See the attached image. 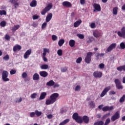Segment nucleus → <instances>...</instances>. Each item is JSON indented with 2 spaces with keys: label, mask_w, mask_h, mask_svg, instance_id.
<instances>
[{
  "label": "nucleus",
  "mask_w": 125,
  "mask_h": 125,
  "mask_svg": "<svg viewBox=\"0 0 125 125\" xmlns=\"http://www.w3.org/2000/svg\"><path fill=\"white\" fill-rule=\"evenodd\" d=\"M78 37L79 38V39H81V40L84 39V36L83 34H79Z\"/></svg>",
  "instance_id": "obj_58"
},
{
  "label": "nucleus",
  "mask_w": 125,
  "mask_h": 125,
  "mask_svg": "<svg viewBox=\"0 0 125 125\" xmlns=\"http://www.w3.org/2000/svg\"><path fill=\"white\" fill-rule=\"evenodd\" d=\"M113 109H114V107H113V106H106L102 108V110L104 112H107V111H112Z\"/></svg>",
  "instance_id": "obj_15"
},
{
  "label": "nucleus",
  "mask_w": 125,
  "mask_h": 125,
  "mask_svg": "<svg viewBox=\"0 0 125 125\" xmlns=\"http://www.w3.org/2000/svg\"><path fill=\"white\" fill-rule=\"evenodd\" d=\"M10 75H15V74H16V70L11 69V71H10Z\"/></svg>",
  "instance_id": "obj_52"
},
{
  "label": "nucleus",
  "mask_w": 125,
  "mask_h": 125,
  "mask_svg": "<svg viewBox=\"0 0 125 125\" xmlns=\"http://www.w3.org/2000/svg\"><path fill=\"white\" fill-rule=\"evenodd\" d=\"M51 19H52V14L49 13L46 17L45 21L47 23H48V22H49Z\"/></svg>",
  "instance_id": "obj_18"
},
{
  "label": "nucleus",
  "mask_w": 125,
  "mask_h": 125,
  "mask_svg": "<svg viewBox=\"0 0 125 125\" xmlns=\"http://www.w3.org/2000/svg\"><path fill=\"white\" fill-rule=\"evenodd\" d=\"M47 119H52L53 118V116L52 114H49L47 115Z\"/></svg>",
  "instance_id": "obj_60"
},
{
  "label": "nucleus",
  "mask_w": 125,
  "mask_h": 125,
  "mask_svg": "<svg viewBox=\"0 0 125 125\" xmlns=\"http://www.w3.org/2000/svg\"><path fill=\"white\" fill-rule=\"evenodd\" d=\"M0 15H6V11L5 10H0Z\"/></svg>",
  "instance_id": "obj_43"
},
{
  "label": "nucleus",
  "mask_w": 125,
  "mask_h": 125,
  "mask_svg": "<svg viewBox=\"0 0 125 125\" xmlns=\"http://www.w3.org/2000/svg\"><path fill=\"white\" fill-rule=\"evenodd\" d=\"M41 69H42V70H47V68H48V65L47 64H42L41 66Z\"/></svg>",
  "instance_id": "obj_35"
},
{
  "label": "nucleus",
  "mask_w": 125,
  "mask_h": 125,
  "mask_svg": "<svg viewBox=\"0 0 125 125\" xmlns=\"http://www.w3.org/2000/svg\"><path fill=\"white\" fill-rule=\"evenodd\" d=\"M117 35L120 38L125 39V26L122 27V28L121 29V32L118 31L117 32Z\"/></svg>",
  "instance_id": "obj_7"
},
{
  "label": "nucleus",
  "mask_w": 125,
  "mask_h": 125,
  "mask_svg": "<svg viewBox=\"0 0 125 125\" xmlns=\"http://www.w3.org/2000/svg\"><path fill=\"white\" fill-rule=\"evenodd\" d=\"M114 83H115L116 88L117 89H123L124 87L122 85V83L119 79H116L114 80Z\"/></svg>",
  "instance_id": "obj_5"
},
{
  "label": "nucleus",
  "mask_w": 125,
  "mask_h": 125,
  "mask_svg": "<svg viewBox=\"0 0 125 125\" xmlns=\"http://www.w3.org/2000/svg\"><path fill=\"white\" fill-rule=\"evenodd\" d=\"M0 26L1 27H5L6 26V21H3L0 22Z\"/></svg>",
  "instance_id": "obj_38"
},
{
  "label": "nucleus",
  "mask_w": 125,
  "mask_h": 125,
  "mask_svg": "<svg viewBox=\"0 0 125 125\" xmlns=\"http://www.w3.org/2000/svg\"><path fill=\"white\" fill-rule=\"evenodd\" d=\"M57 54L59 55V56H62V55L63 54V52L61 49H59L57 51Z\"/></svg>",
  "instance_id": "obj_40"
},
{
  "label": "nucleus",
  "mask_w": 125,
  "mask_h": 125,
  "mask_svg": "<svg viewBox=\"0 0 125 125\" xmlns=\"http://www.w3.org/2000/svg\"><path fill=\"white\" fill-rule=\"evenodd\" d=\"M10 39H11L10 36L8 35V34H6L5 35V39L6 41H9V40H10Z\"/></svg>",
  "instance_id": "obj_49"
},
{
  "label": "nucleus",
  "mask_w": 125,
  "mask_h": 125,
  "mask_svg": "<svg viewBox=\"0 0 125 125\" xmlns=\"http://www.w3.org/2000/svg\"><path fill=\"white\" fill-rule=\"evenodd\" d=\"M99 67L100 69H104V67H105V64H104V63H100L99 65Z\"/></svg>",
  "instance_id": "obj_51"
},
{
  "label": "nucleus",
  "mask_w": 125,
  "mask_h": 125,
  "mask_svg": "<svg viewBox=\"0 0 125 125\" xmlns=\"http://www.w3.org/2000/svg\"><path fill=\"white\" fill-rule=\"evenodd\" d=\"M103 73L101 71H96L94 72L93 76L94 78H102Z\"/></svg>",
  "instance_id": "obj_12"
},
{
  "label": "nucleus",
  "mask_w": 125,
  "mask_h": 125,
  "mask_svg": "<svg viewBox=\"0 0 125 125\" xmlns=\"http://www.w3.org/2000/svg\"><path fill=\"white\" fill-rule=\"evenodd\" d=\"M55 84V82L53 80H50L48 82H47L46 85L47 86H53Z\"/></svg>",
  "instance_id": "obj_22"
},
{
  "label": "nucleus",
  "mask_w": 125,
  "mask_h": 125,
  "mask_svg": "<svg viewBox=\"0 0 125 125\" xmlns=\"http://www.w3.org/2000/svg\"><path fill=\"white\" fill-rule=\"evenodd\" d=\"M125 100V95H123V96L120 99L119 102L120 103H123Z\"/></svg>",
  "instance_id": "obj_36"
},
{
  "label": "nucleus",
  "mask_w": 125,
  "mask_h": 125,
  "mask_svg": "<svg viewBox=\"0 0 125 125\" xmlns=\"http://www.w3.org/2000/svg\"><path fill=\"white\" fill-rule=\"evenodd\" d=\"M117 46V44L116 43H113L110 44L107 48L106 51L107 52H111L113 49H115Z\"/></svg>",
  "instance_id": "obj_10"
},
{
  "label": "nucleus",
  "mask_w": 125,
  "mask_h": 125,
  "mask_svg": "<svg viewBox=\"0 0 125 125\" xmlns=\"http://www.w3.org/2000/svg\"><path fill=\"white\" fill-rule=\"evenodd\" d=\"M43 52L46 53H49V49H47L46 48H43Z\"/></svg>",
  "instance_id": "obj_57"
},
{
  "label": "nucleus",
  "mask_w": 125,
  "mask_h": 125,
  "mask_svg": "<svg viewBox=\"0 0 125 125\" xmlns=\"http://www.w3.org/2000/svg\"><path fill=\"white\" fill-rule=\"evenodd\" d=\"M19 0H10L9 2H11L12 4H14L15 8H17L19 6Z\"/></svg>",
  "instance_id": "obj_11"
},
{
  "label": "nucleus",
  "mask_w": 125,
  "mask_h": 125,
  "mask_svg": "<svg viewBox=\"0 0 125 125\" xmlns=\"http://www.w3.org/2000/svg\"><path fill=\"white\" fill-rule=\"evenodd\" d=\"M60 85L59 84L57 83H55L54 85V88H55V87H59Z\"/></svg>",
  "instance_id": "obj_62"
},
{
  "label": "nucleus",
  "mask_w": 125,
  "mask_h": 125,
  "mask_svg": "<svg viewBox=\"0 0 125 125\" xmlns=\"http://www.w3.org/2000/svg\"><path fill=\"white\" fill-rule=\"evenodd\" d=\"M82 61H83V58H82V57H79L78 58L77 60H76V63H77L78 64L81 63V62H82Z\"/></svg>",
  "instance_id": "obj_42"
},
{
  "label": "nucleus",
  "mask_w": 125,
  "mask_h": 125,
  "mask_svg": "<svg viewBox=\"0 0 125 125\" xmlns=\"http://www.w3.org/2000/svg\"><path fill=\"white\" fill-rule=\"evenodd\" d=\"M8 77V72L6 70H3L2 73L1 78L3 82H9Z\"/></svg>",
  "instance_id": "obj_4"
},
{
  "label": "nucleus",
  "mask_w": 125,
  "mask_h": 125,
  "mask_svg": "<svg viewBox=\"0 0 125 125\" xmlns=\"http://www.w3.org/2000/svg\"><path fill=\"white\" fill-rule=\"evenodd\" d=\"M37 96L38 94L37 93H34L30 95V97L32 99H35V98H37Z\"/></svg>",
  "instance_id": "obj_37"
},
{
  "label": "nucleus",
  "mask_w": 125,
  "mask_h": 125,
  "mask_svg": "<svg viewBox=\"0 0 125 125\" xmlns=\"http://www.w3.org/2000/svg\"><path fill=\"white\" fill-rule=\"evenodd\" d=\"M118 119H120V113H119V111H117L114 115L111 117V120L112 122H115V121L118 120Z\"/></svg>",
  "instance_id": "obj_9"
},
{
  "label": "nucleus",
  "mask_w": 125,
  "mask_h": 125,
  "mask_svg": "<svg viewBox=\"0 0 125 125\" xmlns=\"http://www.w3.org/2000/svg\"><path fill=\"white\" fill-rule=\"evenodd\" d=\"M69 122H70V119H65L63 122L59 124V125H65L66 124H68V123H69Z\"/></svg>",
  "instance_id": "obj_30"
},
{
  "label": "nucleus",
  "mask_w": 125,
  "mask_h": 125,
  "mask_svg": "<svg viewBox=\"0 0 125 125\" xmlns=\"http://www.w3.org/2000/svg\"><path fill=\"white\" fill-rule=\"evenodd\" d=\"M32 26H33V27H34L35 28H36V27H37V26H38V24H37L36 22H34L32 24Z\"/></svg>",
  "instance_id": "obj_64"
},
{
  "label": "nucleus",
  "mask_w": 125,
  "mask_h": 125,
  "mask_svg": "<svg viewBox=\"0 0 125 125\" xmlns=\"http://www.w3.org/2000/svg\"><path fill=\"white\" fill-rule=\"evenodd\" d=\"M46 96V92H42L39 98L40 100H42V99H44Z\"/></svg>",
  "instance_id": "obj_24"
},
{
  "label": "nucleus",
  "mask_w": 125,
  "mask_h": 125,
  "mask_svg": "<svg viewBox=\"0 0 125 125\" xmlns=\"http://www.w3.org/2000/svg\"><path fill=\"white\" fill-rule=\"evenodd\" d=\"M33 81H39L40 80V75L38 73H35L33 76Z\"/></svg>",
  "instance_id": "obj_23"
},
{
  "label": "nucleus",
  "mask_w": 125,
  "mask_h": 125,
  "mask_svg": "<svg viewBox=\"0 0 125 125\" xmlns=\"http://www.w3.org/2000/svg\"><path fill=\"white\" fill-rule=\"evenodd\" d=\"M93 7L94 9L93 10L94 12L96 11H101V6L100 5L97 3H94L93 5Z\"/></svg>",
  "instance_id": "obj_13"
},
{
  "label": "nucleus",
  "mask_w": 125,
  "mask_h": 125,
  "mask_svg": "<svg viewBox=\"0 0 125 125\" xmlns=\"http://www.w3.org/2000/svg\"><path fill=\"white\" fill-rule=\"evenodd\" d=\"M109 95H115V94H116V92H115L114 91L111 90L109 91Z\"/></svg>",
  "instance_id": "obj_56"
},
{
  "label": "nucleus",
  "mask_w": 125,
  "mask_h": 125,
  "mask_svg": "<svg viewBox=\"0 0 125 125\" xmlns=\"http://www.w3.org/2000/svg\"><path fill=\"white\" fill-rule=\"evenodd\" d=\"M47 25V23L46 22L43 23L42 25V29H44L46 27Z\"/></svg>",
  "instance_id": "obj_55"
},
{
  "label": "nucleus",
  "mask_w": 125,
  "mask_h": 125,
  "mask_svg": "<svg viewBox=\"0 0 125 125\" xmlns=\"http://www.w3.org/2000/svg\"><path fill=\"white\" fill-rule=\"evenodd\" d=\"M91 56H92V52H89L87 53V55L85 58V62L87 64H89L91 62Z\"/></svg>",
  "instance_id": "obj_6"
},
{
  "label": "nucleus",
  "mask_w": 125,
  "mask_h": 125,
  "mask_svg": "<svg viewBox=\"0 0 125 125\" xmlns=\"http://www.w3.org/2000/svg\"><path fill=\"white\" fill-rule=\"evenodd\" d=\"M52 39L53 41H56L57 40V36L56 35H52Z\"/></svg>",
  "instance_id": "obj_59"
},
{
  "label": "nucleus",
  "mask_w": 125,
  "mask_h": 125,
  "mask_svg": "<svg viewBox=\"0 0 125 125\" xmlns=\"http://www.w3.org/2000/svg\"><path fill=\"white\" fill-rule=\"evenodd\" d=\"M75 91H80L81 90V86L80 85H78L76 86L75 89Z\"/></svg>",
  "instance_id": "obj_45"
},
{
  "label": "nucleus",
  "mask_w": 125,
  "mask_h": 125,
  "mask_svg": "<svg viewBox=\"0 0 125 125\" xmlns=\"http://www.w3.org/2000/svg\"><path fill=\"white\" fill-rule=\"evenodd\" d=\"M111 122V120H110V118H107L105 123L104 124V125H109V123Z\"/></svg>",
  "instance_id": "obj_41"
},
{
  "label": "nucleus",
  "mask_w": 125,
  "mask_h": 125,
  "mask_svg": "<svg viewBox=\"0 0 125 125\" xmlns=\"http://www.w3.org/2000/svg\"><path fill=\"white\" fill-rule=\"evenodd\" d=\"M62 5L64 7H72V3L68 1H65L62 2Z\"/></svg>",
  "instance_id": "obj_16"
},
{
  "label": "nucleus",
  "mask_w": 125,
  "mask_h": 125,
  "mask_svg": "<svg viewBox=\"0 0 125 125\" xmlns=\"http://www.w3.org/2000/svg\"><path fill=\"white\" fill-rule=\"evenodd\" d=\"M32 18L33 20H37V19H39V18H40V16L34 15L33 16Z\"/></svg>",
  "instance_id": "obj_47"
},
{
  "label": "nucleus",
  "mask_w": 125,
  "mask_h": 125,
  "mask_svg": "<svg viewBox=\"0 0 125 125\" xmlns=\"http://www.w3.org/2000/svg\"><path fill=\"white\" fill-rule=\"evenodd\" d=\"M67 70H68V67H64L61 68V71L62 73H65V72H67Z\"/></svg>",
  "instance_id": "obj_44"
},
{
  "label": "nucleus",
  "mask_w": 125,
  "mask_h": 125,
  "mask_svg": "<svg viewBox=\"0 0 125 125\" xmlns=\"http://www.w3.org/2000/svg\"><path fill=\"white\" fill-rule=\"evenodd\" d=\"M42 59L44 61V62H47V58L45 57H42Z\"/></svg>",
  "instance_id": "obj_63"
},
{
  "label": "nucleus",
  "mask_w": 125,
  "mask_h": 125,
  "mask_svg": "<svg viewBox=\"0 0 125 125\" xmlns=\"http://www.w3.org/2000/svg\"><path fill=\"white\" fill-rule=\"evenodd\" d=\"M110 90L111 86H108L105 87L100 95L101 97H104V96L107 94V92Z\"/></svg>",
  "instance_id": "obj_8"
},
{
  "label": "nucleus",
  "mask_w": 125,
  "mask_h": 125,
  "mask_svg": "<svg viewBox=\"0 0 125 125\" xmlns=\"http://www.w3.org/2000/svg\"><path fill=\"white\" fill-rule=\"evenodd\" d=\"M31 7H36L37 6V0H33L30 4Z\"/></svg>",
  "instance_id": "obj_25"
},
{
  "label": "nucleus",
  "mask_w": 125,
  "mask_h": 125,
  "mask_svg": "<svg viewBox=\"0 0 125 125\" xmlns=\"http://www.w3.org/2000/svg\"><path fill=\"white\" fill-rule=\"evenodd\" d=\"M82 24V20L77 21L75 22L74 23L73 26L74 28H78Z\"/></svg>",
  "instance_id": "obj_20"
},
{
  "label": "nucleus",
  "mask_w": 125,
  "mask_h": 125,
  "mask_svg": "<svg viewBox=\"0 0 125 125\" xmlns=\"http://www.w3.org/2000/svg\"><path fill=\"white\" fill-rule=\"evenodd\" d=\"M112 13L113 15H117L118 14V7H115L113 8Z\"/></svg>",
  "instance_id": "obj_31"
},
{
  "label": "nucleus",
  "mask_w": 125,
  "mask_h": 125,
  "mask_svg": "<svg viewBox=\"0 0 125 125\" xmlns=\"http://www.w3.org/2000/svg\"><path fill=\"white\" fill-rule=\"evenodd\" d=\"M94 125H104L103 121H99L94 123Z\"/></svg>",
  "instance_id": "obj_33"
},
{
  "label": "nucleus",
  "mask_w": 125,
  "mask_h": 125,
  "mask_svg": "<svg viewBox=\"0 0 125 125\" xmlns=\"http://www.w3.org/2000/svg\"><path fill=\"white\" fill-rule=\"evenodd\" d=\"M81 4L83 5L85 3V0H80Z\"/></svg>",
  "instance_id": "obj_61"
},
{
  "label": "nucleus",
  "mask_w": 125,
  "mask_h": 125,
  "mask_svg": "<svg viewBox=\"0 0 125 125\" xmlns=\"http://www.w3.org/2000/svg\"><path fill=\"white\" fill-rule=\"evenodd\" d=\"M117 70L118 71H120V72H122V71H124V72H125V64L117 67Z\"/></svg>",
  "instance_id": "obj_26"
},
{
  "label": "nucleus",
  "mask_w": 125,
  "mask_h": 125,
  "mask_svg": "<svg viewBox=\"0 0 125 125\" xmlns=\"http://www.w3.org/2000/svg\"><path fill=\"white\" fill-rule=\"evenodd\" d=\"M22 78L23 79H26V78H27V76H28V74H27V73L26 72H23L22 74Z\"/></svg>",
  "instance_id": "obj_48"
},
{
  "label": "nucleus",
  "mask_w": 125,
  "mask_h": 125,
  "mask_svg": "<svg viewBox=\"0 0 125 125\" xmlns=\"http://www.w3.org/2000/svg\"><path fill=\"white\" fill-rule=\"evenodd\" d=\"M76 43V42L74 40H71L69 41V44L71 46V47H74L75 46V44Z\"/></svg>",
  "instance_id": "obj_27"
},
{
  "label": "nucleus",
  "mask_w": 125,
  "mask_h": 125,
  "mask_svg": "<svg viewBox=\"0 0 125 125\" xmlns=\"http://www.w3.org/2000/svg\"><path fill=\"white\" fill-rule=\"evenodd\" d=\"M36 116V113L34 112H31L30 114V118H34Z\"/></svg>",
  "instance_id": "obj_54"
},
{
  "label": "nucleus",
  "mask_w": 125,
  "mask_h": 125,
  "mask_svg": "<svg viewBox=\"0 0 125 125\" xmlns=\"http://www.w3.org/2000/svg\"><path fill=\"white\" fill-rule=\"evenodd\" d=\"M31 53L32 50H27L23 55V58H24V59H28V58L30 56V55H31Z\"/></svg>",
  "instance_id": "obj_14"
},
{
  "label": "nucleus",
  "mask_w": 125,
  "mask_h": 125,
  "mask_svg": "<svg viewBox=\"0 0 125 125\" xmlns=\"http://www.w3.org/2000/svg\"><path fill=\"white\" fill-rule=\"evenodd\" d=\"M58 97H59V94L57 93L52 94L50 96V99H48L46 101V105H50V104H53V103L56 102Z\"/></svg>",
  "instance_id": "obj_2"
},
{
  "label": "nucleus",
  "mask_w": 125,
  "mask_h": 125,
  "mask_svg": "<svg viewBox=\"0 0 125 125\" xmlns=\"http://www.w3.org/2000/svg\"><path fill=\"white\" fill-rule=\"evenodd\" d=\"M90 27L91 28V29H94V28H96V25H95V23L93 22V23H91Z\"/></svg>",
  "instance_id": "obj_53"
},
{
  "label": "nucleus",
  "mask_w": 125,
  "mask_h": 125,
  "mask_svg": "<svg viewBox=\"0 0 125 125\" xmlns=\"http://www.w3.org/2000/svg\"><path fill=\"white\" fill-rule=\"evenodd\" d=\"M3 59V60H6V61L9 60V55H6V56H4Z\"/></svg>",
  "instance_id": "obj_46"
},
{
  "label": "nucleus",
  "mask_w": 125,
  "mask_h": 125,
  "mask_svg": "<svg viewBox=\"0 0 125 125\" xmlns=\"http://www.w3.org/2000/svg\"><path fill=\"white\" fill-rule=\"evenodd\" d=\"M120 46L121 49H125V43L124 42H122L120 43Z\"/></svg>",
  "instance_id": "obj_39"
},
{
  "label": "nucleus",
  "mask_w": 125,
  "mask_h": 125,
  "mask_svg": "<svg viewBox=\"0 0 125 125\" xmlns=\"http://www.w3.org/2000/svg\"><path fill=\"white\" fill-rule=\"evenodd\" d=\"M16 103H20V102H22V98H20V99H17L16 101H15Z\"/></svg>",
  "instance_id": "obj_50"
},
{
  "label": "nucleus",
  "mask_w": 125,
  "mask_h": 125,
  "mask_svg": "<svg viewBox=\"0 0 125 125\" xmlns=\"http://www.w3.org/2000/svg\"><path fill=\"white\" fill-rule=\"evenodd\" d=\"M89 107L91 109H93L94 108H95V104L94 103V102L91 101L89 103Z\"/></svg>",
  "instance_id": "obj_28"
},
{
  "label": "nucleus",
  "mask_w": 125,
  "mask_h": 125,
  "mask_svg": "<svg viewBox=\"0 0 125 125\" xmlns=\"http://www.w3.org/2000/svg\"><path fill=\"white\" fill-rule=\"evenodd\" d=\"M22 47L20 45H16L13 47V50L14 52H16L17 50H21Z\"/></svg>",
  "instance_id": "obj_19"
},
{
  "label": "nucleus",
  "mask_w": 125,
  "mask_h": 125,
  "mask_svg": "<svg viewBox=\"0 0 125 125\" xmlns=\"http://www.w3.org/2000/svg\"><path fill=\"white\" fill-rule=\"evenodd\" d=\"M93 36L95 38H99V37H101V33L99 31L96 30L93 32Z\"/></svg>",
  "instance_id": "obj_21"
},
{
  "label": "nucleus",
  "mask_w": 125,
  "mask_h": 125,
  "mask_svg": "<svg viewBox=\"0 0 125 125\" xmlns=\"http://www.w3.org/2000/svg\"><path fill=\"white\" fill-rule=\"evenodd\" d=\"M51 8H52V3H49L47 6L43 9L41 11L42 15L46 14V13L48 12V11H49Z\"/></svg>",
  "instance_id": "obj_3"
},
{
  "label": "nucleus",
  "mask_w": 125,
  "mask_h": 125,
  "mask_svg": "<svg viewBox=\"0 0 125 125\" xmlns=\"http://www.w3.org/2000/svg\"><path fill=\"white\" fill-rule=\"evenodd\" d=\"M35 113L37 117H40V116H42V111H39V110H35Z\"/></svg>",
  "instance_id": "obj_34"
},
{
  "label": "nucleus",
  "mask_w": 125,
  "mask_h": 125,
  "mask_svg": "<svg viewBox=\"0 0 125 125\" xmlns=\"http://www.w3.org/2000/svg\"><path fill=\"white\" fill-rule=\"evenodd\" d=\"M39 74L41 77H42V78H46L48 76V73L44 71H40Z\"/></svg>",
  "instance_id": "obj_17"
},
{
  "label": "nucleus",
  "mask_w": 125,
  "mask_h": 125,
  "mask_svg": "<svg viewBox=\"0 0 125 125\" xmlns=\"http://www.w3.org/2000/svg\"><path fill=\"white\" fill-rule=\"evenodd\" d=\"M72 119L75 120L76 123L78 124H83V122L85 124H88L89 123V117L88 116L84 115L82 117V116H79V113L77 112L73 114Z\"/></svg>",
  "instance_id": "obj_1"
},
{
  "label": "nucleus",
  "mask_w": 125,
  "mask_h": 125,
  "mask_svg": "<svg viewBox=\"0 0 125 125\" xmlns=\"http://www.w3.org/2000/svg\"><path fill=\"white\" fill-rule=\"evenodd\" d=\"M20 28V25L19 24L15 25L14 27H12V31L13 32H15L17 30H18Z\"/></svg>",
  "instance_id": "obj_29"
},
{
  "label": "nucleus",
  "mask_w": 125,
  "mask_h": 125,
  "mask_svg": "<svg viewBox=\"0 0 125 125\" xmlns=\"http://www.w3.org/2000/svg\"><path fill=\"white\" fill-rule=\"evenodd\" d=\"M64 42H65V40L64 39H61L60 41H59L58 44L59 46H62V45L64 44Z\"/></svg>",
  "instance_id": "obj_32"
}]
</instances>
